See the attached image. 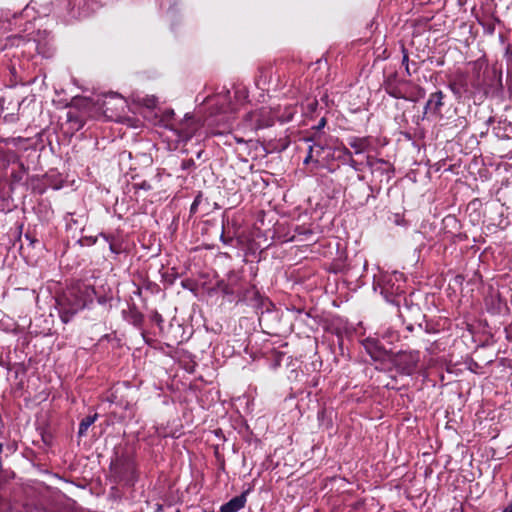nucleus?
<instances>
[{
	"instance_id": "nucleus-3",
	"label": "nucleus",
	"mask_w": 512,
	"mask_h": 512,
	"mask_svg": "<svg viewBox=\"0 0 512 512\" xmlns=\"http://www.w3.org/2000/svg\"><path fill=\"white\" fill-rule=\"evenodd\" d=\"M448 87L458 101L473 99L475 103L482 102L488 93L484 77L479 69H474L471 74L457 73L449 82Z\"/></svg>"
},
{
	"instance_id": "nucleus-38",
	"label": "nucleus",
	"mask_w": 512,
	"mask_h": 512,
	"mask_svg": "<svg viewBox=\"0 0 512 512\" xmlns=\"http://www.w3.org/2000/svg\"><path fill=\"white\" fill-rule=\"evenodd\" d=\"M135 187L138 189L146 190V191H148L152 188L150 183L147 181H142L141 183L135 184Z\"/></svg>"
},
{
	"instance_id": "nucleus-23",
	"label": "nucleus",
	"mask_w": 512,
	"mask_h": 512,
	"mask_svg": "<svg viewBox=\"0 0 512 512\" xmlns=\"http://www.w3.org/2000/svg\"><path fill=\"white\" fill-rule=\"evenodd\" d=\"M222 119L225 120V122L223 123V128H211L210 130V134L211 135H214V136H217V135H223L224 133L226 132H229L232 128V123L230 122V117L229 116H222Z\"/></svg>"
},
{
	"instance_id": "nucleus-43",
	"label": "nucleus",
	"mask_w": 512,
	"mask_h": 512,
	"mask_svg": "<svg viewBox=\"0 0 512 512\" xmlns=\"http://www.w3.org/2000/svg\"><path fill=\"white\" fill-rule=\"evenodd\" d=\"M174 116V111L173 110H167L164 114V117L167 121L170 120V118H172Z\"/></svg>"
},
{
	"instance_id": "nucleus-34",
	"label": "nucleus",
	"mask_w": 512,
	"mask_h": 512,
	"mask_svg": "<svg viewBox=\"0 0 512 512\" xmlns=\"http://www.w3.org/2000/svg\"><path fill=\"white\" fill-rule=\"evenodd\" d=\"M144 104L148 107V108H154L157 104V99L152 96V97H149V98H146L144 100Z\"/></svg>"
},
{
	"instance_id": "nucleus-45",
	"label": "nucleus",
	"mask_w": 512,
	"mask_h": 512,
	"mask_svg": "<svg viewBox=\"0 0 512 512\" xmlns=\"http://www.w3.org/2000/svg\"><path fill=\"white\" fill-rule=\"evenodd\" d=\"M221 241L224 243V244H230L233 239L232 238H225L224 234L222 233L221 235Z\"/></svg>"
},
{
	"instance_id": "nucleus-6",
	"label": "nucleus",
	"mask_w": 512,
	"mask_h": 512,
	"mask_svg": "<svg viewBox=\"0 0 512 512\" xmlns=\"http://www.w3.org/2000/svg\"><path fill=\"white\" fill-rule=\"evenodd\" d=\"M235 300L238 303H245L253 307L256 313L260 315L270 312L273 307V303L267 297L261 295L255 285L248 283L244 285Z\"/></svg>"
},
{
	"instance_id": "nucleus-56",
	"label": "nucleus",
	"mask_w": 512,
	"mask_h": 512,
	"mask_svg": "<svg viewBox=\"0 0 512 512\" xmlns=\"http://www.w3.org/2000/svg\"><path fill=\"white\" fill-rule=\"evenodd\" d=\"M201 153H202V151L198 152V154H197V157H198V158H200V157H201Z\"/></svg>"
},
{
	"instance_id": "nucleus-30",
	"label": "nucleus",
	"mask_w": 512,
	"mask_h": 512,
	"mask_svg": "<svg viewBox=\"0 0 512 512\" xmlns=\"http://www.w3.org/2000/svg\"><path fill=\"white\" fill-rule=\"evenodd\" d=\"M202 202V193H198V195L194 198V201L192 202L191 204V207H190V213L191 214H194L197 212V209H198V206L201 204Z\"/></svg>"
},
{
	"instance_id": "nucleus-44",
	"label": "nucleus",
	"mask_w": 512,
	"mask_h": 512,
	"mask_svg": "<svg viewBox=\"0 0 512 512\" xmlns=\"http://www.w3.org/2000/svg\"><path fill=\"white\" fill-rule=\"evenodd\" d=\"M326 124V119L325 118H321L318 125L316 126V128L319 130L321 128H323Z\"/></svg>"
},
{
	"instance_id": "nucleus-16",
	"label": "nucleus",
	"mask_w": 512,
	"mask_h": 512,
	"mask_svg": "<svg viewBox=\"0 0 512 512\" xmlns=\"http://www.w3.org/2000/svg\"><path fill=\"white\" fill-rule=\"evenodd\" d=\"M246 495L247 492H243L240 495L233 497L220 507V512H238L239 510L244 508L246 504Z\"/></svg>"
},
{
	"instance_id": "nucleus-11",
	"label": "nucleus",
	"mask_w": 512,
	"mask_h": 512,
	"mask_svg": "<svg viewBox=\"0 0 512 512\" xmlns=\"http://www.w3.org/2000/svg\"><path fill=\"white\" fill-rule=\"evenodd\" d=\"M167 126L177 133L179 141L182 142L189 141L198 129L197 122L192 117H188V114L186 115L185 120L181 122L178 127H175L172 123L167 124Z\"/></svg>"
},
{
	"instance_id": "nucleus-21",
	"label": "nucleus",
	"mask_w": 512,
	"mask_h": 512,
	"mask_svg": "<svg viewBox=\"0 0 512 512\" xmlns=\"http://www.w3.org/2000/svg\"><path fill=\"white\" fill-rule=\"evenodd\" d=\"M313 232L307 227L296 226L294 234L288 239V241H303L308 240V237L312 236Z\"/></svg>"
},
{
	"instance_id": "nucleus-53",
	"label": "nucleus",
	"mask_w": 512,
	"mask_h": 512,
	"mask_svg": "<svg viewBox=\"0 0 512 512\" xmlns=\"http://www.w3.org/2000/svg\"><path fill=\"white\" fill-rule=\"evenodd\" d=\"M475 366H477V363H474V366H472V368H470V371H473V369H475Z\"/></svg>"
},
{
	"instance_id": "nucleus-22",
	"label": "nucleus",
	"mask_w": 512,
	"mask_h": 512,
	"mask_svg": "<svg viewBox=\"0 0 512 512\" xmlns=\"http://www.w3.org/2000/svg\"><path fill=\"white\" fill-rule=\"evenodd\" d=\"M97 418H98L97 413H95L93 415H88L85 418H83L79 424L78 437L85 436L88 428L95 423Z\"/></svg>"
},
{
	"instance_id": "nucleus-52",
	"label": "nucleus",
	"mask_w": 512,
	"mask_h": 512,
	"mask_svg": "<svg viewBox=\"0 0 512 512\" xmlns=\"http://www.w3.org/2000/svg\"><path fill=\"white\" fill-rule=\"evenodd\" d=\"M26 238L32 243L33 240L29 237V235H26Z\"/></svg>"
},
{
	"instance_id": "nucleus-1",
	"label": "nucleus",
	"mask_w": 512,
	"mask_h": 512,
	"mask_svg": "<svg viewBox=\"0 0 512 512\" xmlns=\"http://www.w3.org/2000/svg\"><path fill=\"white\" fill-rule=\"evenodd\" d=\"M34 6L28 5L21 12L18 20L26 19L22 32L24 34L11 35L6 39L7 46H15L22 48V54L32 57L34 54H39L44 58H49L53 55L54 49L52 45V38L50 33L46 30H35V24L28 20L30 17L36 20L34 16Z\"/></svg>"
},
{
	"instance_id": "nucleus-31",
	"label": "nucleus",
	"mask_w": 512,
	"mask_h": 512,
	"mask_svg": "<svg viewBox=\"0 0 512 512\" xmlns=\"http://www.w3.org/2000/svg\"><path fill=\"white\" fill-rule=\"evenodd\" d=\"M95 297L97 298V302L100 305H102V306H105V305L109 304L111 302V300H112V297L109 296V295H106V294H104V295H97L96 294Z\"/></svg>"
},
{
	"instance_id": "nucleus-55",
	"label": "nucleus",
	"mask_w": 512,
	"mask_h": 512,
	"mask_svg": "<svg viewBox=\"0 0 512 512\" xmlns=\"http://www.w3.org/2000/svg\"><path fill=\"white\" fill-rule=\"evenodd\" d=\"M475 366H477V363H474V366H472V368H470V371H473V369H475Z\"/></svg>"
},
{
	"instance_id": "nucleus-41",
	"label": "nucleus",
	"mask_w": 512,
	"mask_h": 512,
	"mask_svg": "<svg viewBox=\"0 0 512 512\" xmlns=\"http://www.w3.org/2000/svg\"><path fill=\"white\" fill-rule=\"evenodd\" d=\"M342 148L340 149L341 153L343 154L344 157H346L347 159L348 158H351L352 157V152L344 145L341 146Z\"/></svg>"
},
{
	"instance_id": "nucleus-9",
	"label": "nucleus",
	"mask_w": 512,
	"mask_h": 512,
	"mask_svg": "<svg viewBox=\"0 0 512 512\" xmlns=\"http://www.w3.org/2000/svg\"><path fill=\"white\" fill-rule=\"evenodd\" d=\"M245 284L246 282L242 273L239 271H230L227 274L226 279L217 283V288L223 295L228 297L230 302H232L236 299Z\"/></svg>"
},
{
	"instance_id": "nucleus-32",
	"label": "nucleus",
	"mask_w": 512,
	"mask_h": 512,
	"mask_svg": "<svg viewBox=\"0 0 512 512\" xmlns=\"http://www.w3.org/2000/svg\"><path fill=\"white\" fill-rule=\"evenodd\" d=\"M163 278L169 285H172L175 282L177 275L174 272H166L165 274H163Z\"/></svg>"
},
{
	"instance_id": "nucleus-7",
	"label": "nucleus",
	"mask_w": 512,
	"mask_h": 512,
	"mask_svg": "<svg viewBox=\"0 0 512 512\" xmlns=\"http://www.w3.org/2000/svg\"><path fill=\"white\" fill-rule=\"evenodd\" d=\"M115 477L127 485H134L138 480L135 460L129 455H121L113 465Z\"/></svg>"
},
{
	"instance_id": "nucleus-48",
	"label": "nucleus",
	"mask_w": 512,
	"mask_h": 512,
	"mask_svg": "<svg viewBox=\"0 0 512 512\" xmlns=\"http://www.w3.org/2000/svg\"><path fill=\"white\" fill-rule=\"evenodd\" d=\"M87 240H89V243H90V244H95V243H96V241H97V238H96V237H95V238L90 237V238H88Z\"/></svg>"
},
{
	"instance_id": "nucleus-39",
	"label": "nucleus",
	"mask_w": 512,
	"mask_h": 512,
	"mask_svg": "<svg viewBox=\"0 0 512 512\" xmlns=\"http://www.w3.org/2000/svg\"><path fill=\"white\" fill-rule=\"evenodd\" d=\"M4 449L9 453L12 454L16 450V446L14 442H9L7 444H4Z\"/></svg>"
},
{
	"instance_id": "nucleus-40",
	"label": "nucleus",
	"mask_w": 512,
	"mask_h": 512,
	"mask_svg": "<svg viewBox=\"0 0 512 512\" xmlns=\"http://www.w3.org/2000/svg\"><path fill=\"white\" fill-rule=\"evenodd\" d=\"M348 164L356 171H360L359 163L353 159V157L348 158Z\"/></svg>"
},
{
	"instance_id": "nucleus-8",
	"label": "nucleus",
	"mask_w": 512,
	"mask_h": 512,
	"mask_svg": "<svg viewBox=\"0 0 512 512\" xmlns=\"http://www.w3.org/2000/svg\"><path fill=\"white\" fill-rule=\"evenodd\" d=\"M392 362L399 373L411 376L418 369L420 352L418 350L399 351L394 354Z\"/></svg>"
},
{
	"instance_id": "nucleus-42",
	"label": "nucleus",
	"mask_w": 512,
	"mask_h": 512,
	"mask_svg": "<svg viewBox=\"0 0 512 512\" xmlns=\"http://www.w3.org/2000/svg\"><path fill=\"white\" fill-rule=\"evenodd\" d=\"M111 235L112 233L101 232L99 234V237L103 238L106 242H108Z\"/></svg>"
},
{
	"instance_id": "nucleus-10",
	"label": "nucleus",
	"mask_w": 512,
	"mask_h": 512,
	"mask_svg": "<svg viewBox=\"0 0 512 512\" xmlns=\"http://www.w3.org/2000/svg\"><path fill=\"white\" fill-rule=\"evenodd\" d=\"M444 97L445 95L441 90L431 93L424 107V117L441 118Z\"/></svg>"
},
{
	"instance_id": "nucleus-33",
	"label": "nucleus",
	"mask_w": 512,
	"mask_h": 512,
	"mask_svg": "<svg viewBox=\"0 0 512 512\" xmlns=\"http://www.w3.org/2000/svg\"><path fill=\"white\" fill-rule=\"evenodd\" d=\"M195 167V162L193 159H186L183 160L181 163V169L182 170H188Z\"/></svg>"
},
{
	"instance_id": "nucleus-51",
	"label": "nucleus",
	"mask_w": 512,
	"mask_h": 512,
	"mask_svg": "<svg viewBox=\"0 0 512 512\" xmlns=\"http://www.w3.org/2000/svg\"><path fill=\"white\" fill-rule=\"evenodd\" d=\"M156 512H162V506L158 505Z\"/></svg>"
},
{
	"instance_id": "nucleus-27",
	"label": "nucleus",
	"mask_w": 512,
	"mask_h": 512,
	"mask_svg": "<svg viewBox=\"0 0 512 512\" xmlns=\"http://www.w3.org/2000/svg\"><path fill=\"white\" fill-rule=\"evenodd\" d=\"M150 319L152 322H154L160 329H162V325L164 322V319L158 311L154 310L150 314Z\"/></svg>"
},
{
	"instance_id": "nucleus-37",
	"label": "nucleus",
	"mask_w": 512,
	"mask_h": 512,
	"mask_svg": "<svg viewBox=\"0 0 512 512\" xmlns=\"http://www.w3.org/2000/svg\"><path fill=\"white\" fill-rule=\"evenodd\" d=\"M402 53H403L402 65L408 66L409 65V55H408V52H407V50H406V48L404 46L402 47Z\"/></svg>"
},
{
	"instance_id": "nucleus-19",
	"label": "nucleus",
	"mask_w": 512,
	"mask_h": 512,
	"mask_svg": "<svg viewBox=\"0 0 512 512\" xmlns=\"http://www.w3.org/2000/svg\"><path fill=\"white\" fill-rule=\"evenodd\" d=\"M64 220L66 222L67 229L82 228L86 223V215L84 213L77 214L75 212H68L65 215Z\"/></svg>"
},
{
	"instance_id": "nucleus-25",
	"label": "nucleus",
	"mask_w": 512,
	"mask_h": 512,
	"mask_svg": "<svg viewBox=\"0 0 512 512\" xmlns=\"http://www.w3.org/2000/svg\"><path fill=\"white\" fill-rule=\"evenodd\" d=\"M322 150H323V146H321L320 144L310 145L308 154H307L306 158L304 159V164L309 163L313 159L314 153H316L318 155L320 153V151H322Z\"/></svg>"
},
{
	"instance_id": "nucleus-49",
	"label": "nucleus",
	"mask_w": 512,
	"mask_h": 512,
	"mask_svg": "<svg viewBox=\"0 0 512 512\" xmlns=\"http://www.w3.org/2000/svg\"><path fill=\"white\" fill-rule=\"evenodd\" d=\"M234 140L237 142V143H244V140L242 138H237V137H233Z\"/></svg>"
},
{
	"instance_id": "nucleus-35",
	"label": "nucleus",
	"mask_w": 512,
	"mask_h": 512,
	"mask_svg": "<svg viewBox=\"0 0 512 512\" xmlns=\"http://www.w3.org/2000/svg\"><path fill=\"white\" fill-rule=\"evenodd\" d=\"M504 332L506 340L512 342V323L504 328Z\"/></svg>"
},
{
	"instance_id": "nucleus-57",
	"label": "nucleus",
	"mask_w": 512,
	"mask_h": 512,
	"mask_svg": "<svg viewBox=\"0 0 512 512\" xmlns=\"http://www.w3.org/2000/svg\"><path fill=\"white\" fill-rule=\"evenodd\" d=\"M176 512H181V511L179 509H177Z\"/></svg>"
},
{
	"instance_id": "nucleus-17",
	"label": "nucleus",
	"mask_w": 512,
	"mask_h": 512,
	"mask_svg": "<svg viewBox=\"0 0 512 512\" xmlns=\"http://www.w3.org/2000/svg\"><path fill=\"white\" fill-rule=\"evenodd\" d=\"M297 113L295 105H286L283 108L278 107L273 110V117L280 123L284 124L290 122L294 115Z\"/></svg>"
},
{
	"instance_id": "nucleus-54",
	"label": "nucleus",
	"mask_w": 512,
	"mask_h": 512,
	"mask_svg": "<svg viewBox=\"0 0 512 512\" xmlns=\"http://www.w3.org/2000/svg\"><path fill=\"white\" fill-rule=\"evenodd\" d=\"M475 366H477V363H474V366H472V368H470V371H473V369H475Z\"/></svg>"
},
{
	"instance_id": "nucleus-36",
	"label": "nucleus",
	"mask_w": 512,
	"mask_h": 512,
	"mask_svg": "<svg viewBox=\"0 0 512 512\" xmlns=\"http://www.w3.org/2000/svg\"><path fill=\"white\" fill-rule=\"evenodd\" d=\"M483 27H484V30L488 34H493L494 31H495V24H494V22L483 24Z\"/></svg>"
},
{
	"instance_id": "nucleus-26",
	"label": "nucleus",
	"mask_w": 512,
	"mask_h": 512,
	"mask_svg": "<svg viewBox=\"0 0 512 512\" xmlns=\"http://www.w3.org/2000/svg\"><path fill=\"white\" fill-rule=\"evenodd\" d=\"M260 72V79L259 82H262L265 84L266 82L271 81V75H272V67H262L259 70Z\"/></svg>"
},
{
	"instance_id": "nucleus-47",
	"label": "nucleus",
	"mask_w": 512,
	"mask_h": 512,
	"mask_svg": "<svg viewBox=\"0 0 512 512\" xmlns=\"http://www.w3.org/2000/svg\"><path fill=\"white\" fill-rule=\"evenodd\" d=\"M396 224L397 225H401L402 222H403V219H400L398 215H396V220H395Z\"/></svg>"
},
{
	"instance_id": "nucleus-4",
	"label": "nucleus",
	"mask_w": 512,
	"mask_h": 512,
	"mask_svg": "<svg viewBox=\"0 0 512 512\" xmlns=\"http://www.w3.org/2000/svg\"><path fill=\"white\" fill-rule=\"evenodd\" d=\"M374 290H379L384 299L399 305V299L405 292V278L400 272L380 273L374 278Z\"/></svg>"
},
{
	"instance_id": "nucleus-18",
	"label": "nucleus",
	"mask_w": 512,
	"mask_h": 512,
	"mask_svg": "<svg viewBox=\"0 0 512 512\" xmlns=\"http://www.w3.org/2000/svg\"><path fill=\"white\" fill-rule=\"evenodd\" d=\"M367 165L371 169L373 173L380 172L381 174L386 173L388 178H390V173L393 172V169L389 162L383 159H377L368 156L367 157Z\"/></svg>"
},
{
	"instance_id": "nucleus-29",
	"label": "nucleus",
	"mask_w": 512,
	"mask_h": 512,
	"mask_svg": "<svg viewBox=\"0 0 512 512\" xmlns=\"http://www.w3.org/2000/svg\"><path fill=\"white\" fill-rule=\"evenodd\" d=\"M67 119L69 122H75L77 124V129H80L83 126V122L79 118L78 113H73V112L69 111L67 113Z\"/></svg>"
},
{
	"instance_id": "nucleus-50",
	"label": "nucleus",
	"mask_w": 512,
	"mask_h": 512,
	"mask_svg": "<svg viewBox=\"0 0 512 512\" xmlns=\"http://www.w3.org/2000/svg\"><path fill=\"white\" fill-rule=\"evenodd\" d=\"M405 71H406V74H407L408 76H410V75H411V72H410V69H409V65H408V66H405Z\"/></svg>"
},
{
	"instance_id": "nucleus-20",
	"label": "nucleus",
	"mask_w": 512,
	"mask_h": 512,
	"mask_svg": "<svg viewBox=\"0 0 512 512\" xmlns=\"http://www.w3.org/2000/svg\"><path fill=\"white\" fill-rule=\"evenodd\" d=\"M109 249L112 253L118 255L124 252L123 241L119 234L112 233L108 241Z\"/></svg>"
},
{
	"instance_id": "nucleus-12",
	"label": "nucleus",
	"mask_w": 512,
	"mask_h": 512,
	"mask_svg": "<svg viewBox=\"0 0 512 512\" xmlns=\"http://www.w3.org/2000/svg\"><path fill=\"white\" fill-rule=\"evenodd\" d=\"M362 345L370 357L375 361H382L388 357V351L376 338L368 337L363 340Z\"/></svg>"
},
{
	"instance_id": "nucleus-28",
	"label": "nucleus",
	"mask_w": 512,
	"mask_h": 512,
	"mask_svg": "<svg viewBox=\"0 0 512 512\" xmlns=\"http://www.w3.org/2000/svg\"><path fill=\"white\" fill-rule=\"evenodd\" d=\"M227 94H229V92H227ZM227 96L228 95H225V96H219L218 97V101L220 100H223V102H221V107H220V110L223 114H226L228 111H234V108L230 106V104L228 103H225L226 99H227Z\"/></svg>"
},
{
	"instance_id": "nucleus-14",
	"label": "nucleus",
	"mask_w": 512,
	"mask_h": 512,
	"mask_svg": "<svg viewBox=\"0 0 512 512\" xmlns=\"http://www.w3.org/2000/svg\"><path fill=\"white\" fill-rule=\"evenodd\" d=\"M401 81L397 73L390 74L384 81L385 91L395 99H404L405 95L400 87Z\"/></svg>"
},
{
	"instance_id": "nucleus-13",
	"label": "nucleus",
	"mask_w": 512,
	"mask_h": 512,
	"mask_svg": "<svg viewBox=\"0 0 512 512\" xmlns=\"http://www.w3.org/2000/svg\"><path fill=\"white\" fill-rule=\"evenodd\" d=\"M123 318L126 322L141 330V335L145 339V332L142 329L144 323V315L138 310L135 304L129 306L127 310L122 311Z\"/></svg>"
},
{
	"instance_id": "nucleus-15",
	"label": "nucleus",
	"mask_w": 512,
	"mask_h": 512,
	"mask_svg": "<svg viewBox=\"0 0 512 512\" xmlns=\"http://www.w3.org/2000/svg\"><path fill=\"white\" fill-rule=\"evenodd\" d=\"M347 143L354 150L355 154H361L371 147V137L350 136L347 139Z\"/></svg>"
},
{
	"instance_id": "nucleus-2",
	"label": "nucleus",
	"mask_w": 512,
	"mask_h": 512,
	"mask_svg": "<svg viewBox=\"0 0 512 512\" xmlns=\"http://www.w3.org/2000/svg\"><path fill=\"white\" fill-rule=\"evenodd\" d=\"M95 296V288L85 282L78 281L69 285L56 299L61 321L65 324L70 322L77 313L89 308Z\"/></svg>"
},
{
	"instance_id": "nucleus-24",
	"label": "nucleus",
	"mask_w": 512,
	"mask_h": 512,
	"mask_svg": "<svg viewBox=\"0 0 512 512\" xmlns=\"http://www.w3.org/2000/svg\"><path fill=\"white\" fill-rule=\"evenodd\" d=\"M0 158L3 159L4 165H7L11 162H15L17 160V155L11 150H0Z\"/></svg>"
},
{
	"instance_id": "nucleus-46",
	"label": "nucleus",
	"mask_w": 512,
	"mask_h": 512,
	"mask_svg": "<svg viewBox=\"0 0 512 512\" xmlns=\"http://www.w3.org/2000/svg\"><path fill=\"white\" fill-rule=\"evenodd\" d=\"M502 512H512V500L503 508Z\"/></svg>"
},
{
	"instance_id": "nucleus-5",
	"label": "nucleus",
	"mask_w": 512,
	"mask_h": 512,
	"mask_svg": "<svg viewBox=\"0 0 512 512\" xmlns=\"http://www.w3.org/2000/svg\"><path fill=\"white\" fill-rule=\"evenodd\" d=\"M90 0H52L53 12L56 17L69 23L86 17L93 10Z\"/></svg>"
}]
</instances>
